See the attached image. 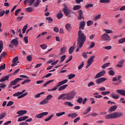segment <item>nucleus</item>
Instances as JSON below:
<instances>
[{
	"label": "nucleus",
	"instance_id": "de8ad7c7",
	"mask_svg": "<svg viewBox=\"0 0 125 125\" xmlns=\"http://www.w3.org/2000/svg\"><path fill=\"white\" fill-rule=\"evenodd\" d=\"M87 54H88V52H87V53L85 52H83L82 55L83 58H84V59H86L87 58Z\"/></svg>",
	"mask_w": 125,
	"mask_h": 125
},
{
	"label": "nucleus",
	"instance_id": "1a4fd4ad",
	"mask_svg": "<svg viewBox=\"0 0 125 125\" xmlns=\"http://www.w3.org/2000/svg\"><path fill=\"white\" fill-rule=\"evenodd\" d=\"M106 80H107V78H103V77L100 78L96 80V83L97 84L102 83H103L104 82L106 81Z\"/></svg>",
	"mask_w": 125,
	"mask_h": 125
},
{
	"label": "nucleus",
	"instance_id": "4c0bfd02",
	"mask_svg": "<svg viewBox=\"0 0 125 125\" xmlns=\"http://www.w3.org/2000/svg\"><path fill=\"white\" fill-rule=\"evenodd\" d=\"M110 1V0H100V2L101 3H109Z\"/></svg>",
	"mask_w": 125,
	"mask_h": 125
},
{
	"label": "nucleus",
	"instance_id": "72a5a7b5",
	"mask_svg": "<svg viewBox=\"0 0 125 125\" xmlns=\"http://www.w3.org/2000/svg\"><path fill=\"white\" fill-rule=\"evenodd\" d=\"M2 49H3V42L2 41H0V53H1Z\"/></svg>",
	"mask_w": 125,
	"mask_h": 125
},
{
	"label": "nucleus",
	"instance_id": "bf43d9fd",
	"mask_svg": "<svg viewBox=\"0 0 125 125\" xmlns=\"http://www.w3.org/2000/svg\"><path fill=\"white\" fill-rule=\"evenodd\" d=\"M80 120H81V118L77 117L74 120L73 122L74 123V124H77V123H78V122H79V121H80Z\"/></svg>",
	"mask_w": 125,
	"mask_h": 125
},
{
	"label": "nucleus",
	"instance_id": "0e129e2a",
	"mask_svg": "<svg viewBox=\"0 0 125 125\" xmlns=\"http://www.w3.org/2000/svg\"><path fill=\"white\" fill-rule=\"evenodd\" d=\"M84 65V63H83V62H82V63L81 64H80L79 66H78V69L79 70H81L82 69V68H83V65Z\"/></svg>",
	"mask_w": 125,
	"mask_h": 125
},
{
	"label": "nucleus",
	"instance_id": "3c124183",
	"mask_svg": "<svg viewBox=\"0 0 125 125\" xmlns=\"http://www.w3.org/2000/svg\"><path fill=\"white\" fill-rule=\"evenodd\" d=\"M118 42L119 43H124V42H125V38L119 39Z\"/></svg>",
	"mask_w": 125,
	"mask_h": 125
},
{
	"label": "nucleus",
	"instance_id": "0eeeda50",
	"mask_svg": "<svg viewBox=\"0 0 125 125\" xmlns=\"http://www.w3.org/2000/svg\"><path fill=\"white\" fill-rule=\"evenodd\" d=\"M47 115H48V112H43L36 115L35 118L36 119H42V118H43L44 116H47Z\"/></svg>",
	"mask_w": 125,
	"mask_h": 125
},
{
	"label": "nucleus",
	"instance_id": "423d86ee",
	"mask_svg": "<svg viewBox=\"0 0 125 125\" xmlns=\"http://www.w3.org/2000/svg\"><path fill=\"white\" fill-rule=\"evenodd\" d=\"M106 74V70H102V71L99 72L94 77V79H99L101 77H103Z\"/></svg>",
	"mask_w": 125,
	"mask_h": 125
},
{
	"label": "nucleus",
	"instance_id": "79ce46f5",
	"mask_svg": "<svg viewBox=\"0 0 125 125\" xmlns=\"http://www.w3.org/2000/svg\"><path fill=\"white\" fill-rule=\"evenodd\" d=\"M100 18H101V14H99L94 18V21H97V20L100 19Z\"/></svg>",
	"mask_w": 125,
	"mask_h": 125
},
{
	"label": "nucleus",
	"instance_id": "6ab92c4d",
	"mask_svg": "<svg viewBox=\"0 0 125 125\" xmlns=\"http://www.w3.org/2000/svg\"><path fill=\"white\" fill-rule=\"evenodd\" d=\"M84 26H85V22H84V21H82L80 22L79 30H81V29H82V30H83V28H84Z\"/></svg>",
	"mask_w": 125,
	"mask_h": 125
},
{
	"label": "nucleus",
	"instance_id": "864d4df0",
	"mask_svg": "<svg viewBox=\"0 0 125 125\" xmlns=\"http://www.w3.org/2000/svg\"><path fill=\"white\" fill-rule=\"evenodd\" d=\"M63 115H65V112L57 113L56 114V116L57 117H61V116H63Z\"/></svg>",
	"mask_w": 125,
	"mask_h": 125
},
{
	"label": "nucleus",
	"instance_id": "a878e982",
	"mask_svg": "<svg viewBox=\"0 0 125 125\" xmlns=\"http://www.w3.org/2000/svg\"><path fill=\"white\" fill-rule=\"evenodd\" d=\"M64 105L69 106V107H73V106H74V104H73L71 102H65L64 103Z\"/></svg>",
	"mask_w": 125,
	"mask_h": 125
},
{
	"label": "nucleus",
	"instance_id": "393cba45",
	"mask_svg": "<svg viewBox=\"0 0 125 125\" xmlns=\"http://www.w3.org/2000/svg\"><path fill=\"white\" fill-rule=\"evenodd\" d=\"M8 79H9V76H6L0 80V83H3V82H5V81H7Z\"/></svg>",
	"mask_w": 125,
	"mask_h": 125
},
{
	"label": "nucleus",
	"instance_id": "c03bdc74",
	"mask_svg": "<svg viewBox=\"0 0 125 125\" xmlns=\"http://www.w3.org/2000/svg\"><path fill=\"white\" fill-rule=\"evenodd\" d=\"M81 5H75L73 7V10H78V9H81Z\"/></svg>",
	"mask_w": 125,
	"mask_h": 125
},
{
	"label": "nucleus",
	"instance_id": "dca6fc26",
	"mask_svg": "<svg viewBox=\"0 0 125 125\" xmlns=\"http://www.w3.org/2000/svg\"><path fill=\"white\" fill-rule=\"evenodd\" d=\"M10 43L13 44V45H15V46H17V45H18V40H17V39H13L11 41Z\"/></svg>",
	"mask_w": 125,
	"mask_h": 125
},
{
	"label": "nucleus",
	"instance_id": "338daca9",
	"mask_svg": "<svg viewBox=\"0 0 125 125\" xmlns=\"http://www.w3.org/2000/svg\"><path fill=\"white\" fill-rule=\"evenodd\" d=\"M65 59H66V55H63L62 56L61 58V62H63V61H64V60H65Z\"/></svg>",
	"mask_w": 125,
	"mask_h": 125
},
{
	"label": "nucleus",
	"instance_id": "f8f14e48",
	"mask_svg": "<svg viewBox=\"0 0 125 125\" xmlns=\"http://www.w3.org/2000/svg\"><path fill=\"white\" fill-rule=\"evenodd\" d=\"M125 59L121 60L118 62V64L116 65V67L118 68H122L123 65H124V63H125Z\"/></svg>",
	"mask_w": 125,
	"mask_h": 125
},
{
	"label": "nucleus",
	"instance_id": "412c9836",
	"mask_svg": "<svg viewBox=\"0 0 125 125\" xmlns=\"http://www.w3.org/2000/svg\"><path fill=\"white\" fill-rule=\"evenodd\" d=\"M65 29L67 30L68 32H70L71 30H72V26L70 24V23H67L65 25Z\"/></svg>",
	"mask_w": 125,
	"mask_h": 125
},
{
	"label": "nucleus",
	"instance_id": "6e6d98bb",
	"mask_svg": "<svg viewBox=\"0 0 125 125\" xmlns=\"http://www.w3.org/2000/svg\"><path fill=\"white\" fill-rule=\"evenodd\" d=\"M93 6V4L89 3L85 6V8H86L87 9H88L89 7H92Z\"/></svg>",
	"mask_w": 125,
	"mask_h": 125
},
{
	"label": "nucleus",
	"instance_id": "774afa93",
	"mask_svg": "<svg viewBox=\"0 0 125 125\" xmlns=\"http://www.w3.org/2000/svg\"><path fill=\"white\" fill-rule=\"evenodd\" d=\"M24 40L25 43H28V42H29V41H28V36H25L24 37Z\"/></svg>",
	"mask_w": 125,
	"mask_h": 125
},
{
	"label": "nucleus",
	"instance_id": "c9c22d12",
	"mask_svg": "<svg viewBox=\"0 0 125 125\" xmlns=\"http://www.w3.org/2000/svg\"><path fill=\"white\" fill-rule=\"evenodd\" d=\"M110 65H111L110 62L104 63L103 65L102 66V69H105V68H107V67H108V66H110Z\"/></svg>",
	"mask_w": 125,
	"mask_h": 125
},
{
	"label": "nucleus",
	"instance_id": "4be33fe9",
	"mask_svg": "<svg viewBox=\"0 0 125 125\" xmlns=\"http://www.w3.org/2000/svg\"><path fill=\"white\" fill-rule=\"evenodd\" d=\"M28 116H23L18 118V122H22L23 121H26L28 119Z\"/></svg>",
	"mask_w": 125,
	"mask_h": 125
},
{
	"label": "nucleus",
	"instance_id": "e433bc0d",
	"mask_svg": "<svg viewBox=\"0 0 125 125\" xmlns=\"http://www.w3.org/2000/svg\"><path fill=\"white\" fill-rule=\"evenodd\" d=\"M44 93H45V92H42L41 93H38V94H37L36 95H35L34 96V97L35 98H39V97H41V95H42V94H44Z\"/></svg>",
	"mask_w": 125,
	"mask_h": 125
},
{
	"label": "nucleus",
	"instance_id": "09e8293b",
	"mask_svg": "<svg viewBox=\"0 0 125 125\" xmlns=\"http://www.w3.org/2000/svg\"><path fill=\"white\" fill-rule=\"evenodd\" d=\"M77 102L78 103H79V104H82V103H83V98L78 97Z\"/></svg>",
	"mask_w": 125,
	"mask_h": 125
},
{
	"label": "nucleus",
	"instance_id": "37998d69",
	"mask_svg": "<svg viewBox=\"0 0 125 125\" xmlns=\"http://www.w3.org/2000/svg\"><path fill=\"white\" fill-rule=\"evenodd\" d=\"M103 31L106 33V34H112L113 31L110 29H104Z\"/></svg>",
	"mask_w": 125,
	"mask_h": 125
},
{
	"label": "nucleus",
	"instance_id": "8fccbe9b",
	"mask_svg": "<svg viewBox=\"0 0 125 125\" xmlns=\"http://www.w3.org/2000/svg\"><path fill=\"white\" fill-rule=\"evenodd\" d=\"M108 74L109 76H115V71L113 70H110L109 71Z\"/></svg>",
	"mask_w": 125,
	"mask_h": 125
},
{
	"label": "nucleus",
	"instance_id": "f704fd0d",
	"mask_svg": "<svg viewBox=\"0 0 125 125\" xmlns=\"http://www.w3.org/2000/svg\"><path fill=\"white\" fill-rule=\"evenodd\" d=\"M46 20H47V21H48V22L50 24H51L52 23V21H53V19H52V18H51V17H46Z\"/></svg>",
	"mask_w": 125,
	"mask_h": 125
},
{
	"label": "nucleus",
	"instance_id": "2eb2a0df",
	"mask_svg": "<svg viewBox=\"0 0 125 125\" xmlns=\"http://www.w3.org/2000/svg\"><path fill=\"white\" fill-rule=\"evenodd\" d=\"M78 117V114L77 113H70L68 115H67L68 118H71V119H75V118H77Z\"/></svg>",
	"mask_w": 125,
	"mask_h": 125
},
{
	"label": "nucleus",
	"instance_id": "13d9d810",
	"mask_svg": "<svg viewBox=\"0 0 125 125\" xmlns=\"http://www.w3.org/2000/svg\"><path fill=\"white\" fill-rule=\"evenodd\" d=\"M5 87H6V84L3 83H0V88H5Z\"/></svg>",
	"mask_w": 125,
	"mask_h": 125
},
{
	"label": "nucleus",
	"instance_id": "cd10ccee",
	"mask_svg": "<svg viewBox=\"0 0 125 125\" xmlns=\"http://www.w3.org/2000/svg\"><path fill=\"white\" fill-rule=\"evenodd\" d=\"M74 50H75V46H71L68 50V52L69 54H72V53L74 52Z\"/></svg>",
	"mask_w": 125,
	"mask_h": 125
},
{
	"label": "nucleus",
	"instance_id": "ddd939ff",
	"mask_svg": "<svg viewBox=\"0 0 125 125\" xmlns=\"http://www.w3.org/2000/svg\"><path fill=\"white\" fill-rule=\"evenodd\" d=\"M117 108H118V106L117 105L112 106L108 109V111L110 113H112V112H114V111H116V110H117Z\"/></svg>",
	"mask_w": 125,
	"mask_h": 125
},
{
	"label": "nucleus",
	"instance_id": "5fc2aeb1",
	"mask_svg": "<svg viewBox=\"0 0 125 125\" xmlns=\"http://www.w3.org/2000/svg\"><path fill=\"white\" fill-rule=\"evenodd\" d=\"M35 1H36V0H29V1L28 2L29 6H32V5H33V4L34 3V2H35Z\"/></svg>",
	"mask_w": 125,
	"mask_h": 125
},
{
	"label": "nucleus",
	"instance_id": "39448f33",
	"mask_svg": "<svg viewBox=\"0 0 125 125\" xmlns=\"http://www.w3.org/2000/svg\"><path fill=\"white\" fill-rule=\"evenodd\" d=\"M68 83V80L65 79L64 80H62V81L59 82L57 83V85L55 87H54L53 88L51 89V90L52 91H55L59 86H61V85H63V84H65V83Z\"/></svg>",
	"mask_w": 125,
	"mask_h": 125
},
{
	"label": "nucleus",
	"instance_id": "49530a36",
	"mask_svg": "<svg viewBox=\"0 0 125 125\" xmlns=\"http://www.w3.org/2000/svg\"><path fill=\"white\" fill-rule=\"evenodd\" d=\"M110 93H111V92L109 91H103L101 92V94L102 95H108V94H110Z\"/></svg>",
	"mask_w": 125,
	"mask_h": 125
},
{
	"label": "nucleus",
	"instance_id": "7ed1b4c3",
	"mask_svg": "<svg viewBox=\"0 0 125 125\" xmlns=\"http://www.w3.org/2000/svg\"><path fill=\"white\" fill-rule=\"evenodd\" d=\"M76 95V91H72L69 93L66 94V96L63 99H66V100H71L73 99Z\"/></svg>",
	"mask_w": 125,
	"mask_h": 125
},
{
	"label": "nucleus",
	"instance_id": "4468645a",
	"mask_svg": "<svg viewBox=\"0 0 125 125\" xmlns=\"http://www.w3.org/2000/svg\"><path fill=\"white\" fill-rule=\"evenodd\" d=\"M25 91H26V90H23L21 92L22 94L21 96H18V99H20L21 98H23V97H25V96H26V95H28V93L26 92L24 94V92H25Z\"/></svg>",
	"mask_w": 125,
	"mask_h": 125
},
{
	"label": "nucleus",
	"instance_id": "a211bd4d",
	"mask_svg": "<svg viewBox=\"0 0 125 125\" xmlns=\"http://www.w3.org/2000/svg\"><path fill=\"white\" fill-rule=\"evenodd\" d=\"M79 16H78V20H82L83 17V11L82 10H78Z\"/></svg>",
	"mask_w": 125,
	"mask_h": 125
},
{
	"label": "nucleus",
	"instance_id": "f03ea898",
	"mask_svg": "<svg viewBox=\"0 0 125 125\" xmlns=\"http://www.w3.org/2000/svg\"><path fill=\"white\" fill-rule=\"evenodd\" d=\"M122 116H123V113L122 112H116L106 115L104 118L107 119V120L117 119L118 118H120V117H122Z\"/></svg>",
	"mask_w": 125,
	"mask_h": 125
},
{
	"label": "nucleus",
	"instance_id": "ea45409f",
	"mask_svg": "<svg viewBox=\"0 0 125 125\" xmlns=\"http://www.w3.org/2000/svg\"><path fill=\"white\" fill-rule=\"evenodd\" d=\"M6 116V113L5 112H2L0 114V120H2Z\"/></svg>",
	"mask_w": 125,
	"mask_h": 125
},
{
	"label": "nucleus",
	"instance_id": "c756f323",
	"mask_svg": "<svg viewBox=\"0 0 125 125\" xmlns=\"http://www.w3.org/2000/svg\"><path fill=\"white\" fill-rule=\"evenodd\" d=\"M53 82H54V80H49L46 82L43 85V87H45L47 86V84H49V83H51Z\"/></svg>",
	"mask_w": 125,
	"mask_h": 125
},
{
	"label": "nucleus",
	"instance_id": "f3484780",
	"mask_svg": "<svg viewBox=\"0 0 125 125\" xmlns=\"http://www.w3.org/2000/svg\"><path fill=\"white\" fill-rule=\"evenodd\" d=\"M110 96L112 98H114V99H118V98H120V96L118 94H115L114 92L110 94Z\"/></svg>",
	"mask_w": 125,
	"mask_h": 125
},
{
	"label": "nucleus",
	"instance_id": "a19ab883",
	"mask_svg": "<svg viewBox=\"0 0 125 125\" xmlns=\"http://www.w3.org/2000/svg\"><path fill=\"white\" fill-rule=\"evenodd\" d=\"M25 10L26 11H27V12H32V11H34L33 8H32L31 7H29L28 8H26L25 9Z\"/></svg>",
	"mask_w": 125,
	"mask_h": 125
},
{
	"label": "nucleus",
	"instance_id": "473e14b6",
	"mask_svg": "<svg viewBox=\"0 0 125 125\" xmlns=\"http://www.w3.org/2000/svg\"><path fill=\"white\" fill-rule=\"evenodd\" d=\"M40 3H41V0H37L35 1V3L33 5V6H34V7H38Z\"/></svg>",
	"mask_w": 125,
	"mask_h": 125
},
{
	"label": "nucleus",
	"instance_id": "f257e3e1",
	"mask_svg": "<svg viewBox=\"0 0 125 125\" xmlns=\"http://www.w3.org/2000/svg\"><path fill=\"white\" fill-rule=\"evenodd\" d=\"M86 41V36L84 35V33H83L81 29H79L77 38V46H79L80 48H82Z\"/></svg>",
	"mask_w": 125,
	"mask_h": 125
},
{
	"label": "nucleus",
	"instance_id": "2f4dec72",
	"mask_svg": "<svg viewBox=\"0 0 125 125\" xmlns=\"http://www.w3.org/2000/svg\"><path fill=\"white\" fill-rule=\"evenodd\" d=\"M54 117V114H52L50 116L48 117V118H46L45 119V122H48L52 119Z\"/></svg>",
	"mask_w": 125,
	"mask_h": 125
},
{
	"label": "nucleus",
	"instance_id": "c85d7f7f",
	"mask_svg": "<svg viewBox=\"0 0 125 125\" xmlns=\"http://www.w3.org/2000/svg\"><path fill=\"white\" fill-rule=\"evenodd\" d=\"M62 11H63V13H64L65 16H68V15H69V12H70V9H62Z\"/></svg>",
	"mask_w": 125,
	"mask_h": 125
},
{
	"label": "nucleus",
	"instance_id": "9b49d317",
	"mask_svg": "<svg viewBox=\"0 0 125 125\" xmlns=\"http://www.w3.org/2000/svg\"><path fill=\"white\" fill-rule=\"evenodd\" d=\"M94 58H95V56H91L87 60V63L90 65H91L92 63H93V61H94Z\"/></svg>",
	"mask_w": 125,
	"mask_h": 125
},
{
	"label": "nucleus",
	"instance_id": "b1692460",
	"mask_svg": "<svg viewBox=\"0 0 125 125\" xmlns=\"http://www.w3.org/2000/svg\"><path fill=\"white\" fill-rule=\"evenodd\" d=\"M65 96H66V94H62L58 97V100H61V99H62V100H65V99H64Z\"/></svg>",
	"mask_w": 125,
	"mask_h": 125
},
{
	"label": "nucleus",
	"instance_id": "69168bd1",
	"mask_svg": "<svg viewBox=\"0 0 125 125\" xmlns=\"http://www.w3.org/2000/svg\"><path fill=\"white\" fill-rule=\"evenodd\" d=\"M14 103V102H12V101H9L8 104H7V106H12V105H13V104Z\"/></svg>",
	"mask_w": 125,
	"mask_h": 125
},
{
	"label": "nucleus",
	"instance_id": "603ef678",
	"mask_svg": "<svg viewBox=\"0 0 125 125\" xmlns=\"http://www.w3.org/2000/svg\"><path fill=\"white\" fill-rule=\"evenodd\" d=\"M93 24V21H87V26L88 27H89L90 26H91V25Z\"/></svg>",
	"mask_w": 125,
	"mask_h": 125
},
{
	"label": "nucleus",
	"instance_id": "9d476101",
	"mask_svg": "<svg viewBox=\"0 0 125 125\" xmlns=\"http://www.w3.org/2000/svg\"><path fill=\"white\" fill-rule=\"evenodd\" d=\"M101 38L103 41H110V40L109 35L106 33L103 34L101 36Z\"/></svg>",
	"mask_w": 125,
	"mask_h": 125
},
{
	"label": "nucleus",
	"instance_id": "5701e85b",
	"mask_svg": "<svg viewBox=\"0 0 125 125\" xmlns=\"http://www.w3.org/2000/svg\"><path fill=\"white\" fill-rule=\"evenodd\" d=\"M68 86V84H64L62 86H60L58 88L59 91H61V90H64V89H65L66 87Z\"/></svg>",
	"mask_w": 125,
	"mask_h": 125
},
{
	"label": "nucleus",
	"instance_id": "20e7f679",
	"mask_svg": "<svg viewBox=\"0 0 125 125\" xmlns=\"http://www.w3.org/2000/svg\"><path fill=\"white\" fill-rule=\"evenodd\" d=\"M53 98V96L51 94L48 95L46 98L43 100L42 101L40 102V105H43L44 104H47L48 102H49V100H51V99Z\"/></svg>",
	"mask_w": 125,
	"mask_h": 125
},
{
	"label": "nucleus",
	"instance_id": "58836bf2",
	"mask_svg": "<svg viewBox=\"0 0 125 125\" xmlns=\"http://www.w3.org/2000/svg\"><path fill=\"white\" fill-rule=\"evenodd\" d=\"M68 80H71V79H73L74 78H75V77H76V74H70L69 75H68Z\"/></svg>",
	"mask_w": 125,
	"mask_h": 125
},
{
	"label": "nucleus",
	"instance_id": "e2e57ef3",
	"mask_svg": "<svg viewBox=\"0 0 125 125\" xmlns=\"http://www.w3.org/2000/svg\"><path fill=\"white\" fill-rule=\"evenodd\" d=\"M92 85H95V83L92 82H90L88 84V87H90V86Z\"/></svg>",
	"mask_w": 125,
	"mask_h": 125
},
{
	"label": "nucleus",
	"instance_id": "680f3d73",
	"mask_svg": "<svg viewBox=\"0 0 125 125\" xmlns=\"http://www.w3.org/2000/svg\"><path fill=\"white\" fill-rule=\"evenodd\" d=\"M5 69V64L4 63L3 65H1L0 66V71H1L2 70H4Z\"/></svg>",
	"mask_w": 125,
	"mask_h": 125
},
{
	"label": "nucleus",
	"instance_id": "7c9ffc66",
	"mask_svg": "<svg viewBox=\"0 0 125 125\" xmlns=\"http://www.w3.org/2000/svg\"><path fill=\"white\" fill-rule=\"evenodd\" d=\"M62 17H63V14H62V12L60 11L59 13L57 14V18L58 19H61Z\"/></svg>",
	"mask_w": 125,
	"mask_h": 125
},
{
	"label": "nucleus",
	"instance_id": "4d7b16f0",
	"mask_svg": "<svg viewBox=\"0 0 125 125\" xmlns=\"http://www.w3.org/2000/svg\"><path fill=\"white\" fill-rule=\"evenodd\" d=\"M22 95V92H18L17 93H15L13 94V96H20V95Z\"/></svg>",
	"mask_w": 125,
	"mask_h": 125
},
{
	"label": "nucleus",
	"instance_id": "6e6552de",
	"mask_svg": "<svg viewBox=\"0 0 125 125\" xmlns=\"http://www.w3.org/2000/svg\"><path fill=\"white\" fill-rule=\"evenodd\" d=\"M22 80L23 79L22 78H17L11 82L10 85H11V86H13V85L17 84L20 81H22Z\"/></svg>",
	"mask_w": 125,
	"mask_h": 125
},
{
	"label": "nucleus",
	"instance_id": "bb28decb",
	"mask_svg": "<svg viewBox=\"0 0 125 125\" xmlns=\"http://www.w3.org/2000/svg\"><path fill=\"white\" fill-rule=\"evenodd\" d=\"M66 46H64L63 47H62L60 50L61 54H64V53H65V52H66Z\"/></svg>",
	"mask_w": 125,
	"mask_h": 125
},
{
	"label": "nucleus",
	"instance_id": "a18cd8bd",
	"mask_svg": "<svg viewBox=\"0 0 125 125\" xmlns=\"http://www.w3.org/2000/svg\"><path fill=\"white\" fill-rule=\"evenodd\" d=\"M27 28H28V25L26 24L24 25L22 28V34H25V32H26V30H27Z\"/></svg>",
	"mask_w": 125,
	"mask_h": 125
},
{
	"label": "nucleus",
	"instance_id": "aec40b11",
	"mask_svg": "<svg viewBox=\"0 0 125 125\" xmlns=\"http://www.w3.org/2000/svg\"><path fill=\"white\" fill-rule=\"evenodd\" d=\"M18 115H20V116H23V115H25V114H27V111L26 110H20L17 112Z\"/></svg>",
	"mask_w": 125,
	"mask_h": 125
},
{
	"label": "nucleus",
	"instance_id": "052dcab7",
	"mask_svg": "<svg viewBox=\"0 0 125 125\" xmlns=\"http://www.w3.org/2000/svg\"><path fill=\"white\" fill-rule=\"evenodd\" d=\"M40 46L42 48V49H46L47 47V45L44 44L41 45Z\"/></svg>",
	"mask_w": 125,
	"mask_h": 125
}]
</instances>
